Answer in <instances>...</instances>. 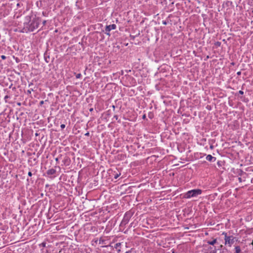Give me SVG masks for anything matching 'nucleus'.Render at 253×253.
<instances>
[{
  "instance_id": "19",
  "label": "nucleus",
  "mask_w": 253,
  "mask_h": 253,
  "mask_svg": "<svg viewBox=\"0 0 253 253\" xmlns=\"http://www.w3.org/2000/svg\"><path fill=\"white\" fill-rule=\"evenodd\" d=\"M46 20H44V21H43V22H42V24H43V25H45V24H46Z\"/></svg>"
},
{
  "instance_id": "18",
  "label": "nucleus",
  "mask_w": 253,
  "mask_h": 253,
  "mask_svg": "<svg viewBox=\"0 0 253 253\" xmlns=\"http://www.w3.org/2000/svg\"><path fill=\"white\" fill-rule=\"evenodd\" d=\"M28 175L29 176H31L32 175V173L31 171H29L28 173Z\"/></svg>"
},
{
  "instance_id": "4",
  "label": "nucleus",
  "mask_w": 253,
  "mask_h": 253,
  "mask_svg": "<svg viewBox=\"0 0 253 253\" xmlns=\"http://www.w3.org/2000/svg\"><path fill=\"white\" fill-rule=\"evenodd\" d=\"M133 214V212L131 211H129L126 212L124 216L123 220H122L121 225L125 226L126 224H127Z\"/></svg>"
},
{
  "instance_id": "13",
  "label": "nucleus",
  "mask_w": 253,
  "mask_h": 253,
  "mask_svg": "<svg viewBox=\"0 0 253 253\" xmlns=\"http://www.w3.org/2000/svg\"><path fill=\"white\" fill-rule=\"evenodd\" d=\"M81 76H82V75L81 74H78L76 75V77L77 79H79L81 78Z\"/></svg>"
},
{
  "instance_id": "22",
  "label": "nucleus",
  "mask_w": 253,
  "mask_h": 253,
  "mask_svg": "<svg viewBox=\"0 0 253 253\" xmlns=\"http://www.w3.org/2000/svg\"><path fill=\"white\" fill-rule=\"evenodd\" d=\"M237 74L238 75H241V72H240V71H239V72H238L237 73Z\"/></svg>"
},
{
  "instance_id": "11",
  "label": "nucleus",
  "mask_w": 253,
  "mask_h": 253,
  "mask_svg": "<svg viewBox=\"0 0 253 253\" xmlns=\"http://www.w3.org/2000/svg\"><path fill=\"white\" fill-rule=\"evenodd\" d=\"M114 177L115 179H117L120 175H121V173H116V174H114Z\"/></svg>"
},
{
  "instance_id": "9",
  "label": "nucleus",
  "mask_w": 253,
  "mask_h": 253,
  "mask_svg": "<svg viewBox=\"0 0 253 253\" xmlns=\"http://www.w3.org/2000/svg\"><path fill=\"white\" fill-rule=\"evenodd\" d=\"M216 242H217V239H214L212 241H208L207 242V243L209 245H214Z\"/></svg>"
},
{
  "instance_id": "7",
  "label": "nucleus",
  "mask_w": 253,
  "mask_h": 253,
  "mask_svg": "<svg viewBox=\"0 0 253 253\" xmlns=\"http://www.w3.org/2000/svg\"><path fill=\"white\" fill-rule=\"evenodd\" d=\"M56 171L55 169H49L48 170H47V171H46V173L48 175H53L56 173Z\"/></svg>"
},
{
  "instance_id": "2",
  "label": "nucleus",
  "mask_w": 253,
  "mask_h": 253,
  "mask_svg": "<svg viewBox=\"0 0 253 253\" xmlns=\"http://www.w3.org/2000/svg\"><path fill=\"white\" fill-rule=\"evenodd\" d=\"M222 235L224 236V245L231 247L235 242L237 241L236 237L230 234V233L223 232Z\"/></svg>"
},
{
  "instance_id": "5",
  "label": "nucleus",
  "mask_w": 253,
  "mask_h": 253,
  "mask_svg": "<svg viewBox=\"0 0 253 253\" xmlns=\"http://www.w3.org/2000/svg\"><path fill=\"white\" fill-rule=\"evenodd\" d=\"M116 28V25L114 24L106 26L105 28V33L108 35H110V32L112 30H114Z\"/></svg>"
},
{
  "instance_id": "30",
  "label": "nucleus",
  "mask_w": 253,
  "mask_h": 253,
  "mask_svg": "<svg viewBox=\"0 0 253 253\" xmlns=\"http://www.w3.org/2000/svg\"><path fill=\"white\" fill-rule=\"evenodd\" d=\"M45 244L42 243V246H45Z\"/></svg>"
},
{
  "instance_id": "12",
  "label": "nucleus",
  "mask_w": 253,
  "mask_h": 253,
  "mask_svg": "<svg viewBox=\"0 0 253 253\" xmlns=\"http://www.w3.org/2000/svg\"><path fill=\"white\" fill-rule=\"evenodd\" d=\"M214 44L215 46L219 47L221 45V42H215Z\"/></svg>"
},
{
  "instance_id": "14",
  "label": "nucleus",
  "mask_w": 253,
  "mask_h": 253,
  "mask_svg": "<svg viewBox=\"0 0 253 253\" xmlns=\"http://www.w3.org/2000/svg\"><path fill=\"white\" fill-rule=\"evenodd\" d=\"M60 127L61 129H63L65 127V125L64 124H61Z\"/></svg>"
},
{
  "instance_id": "28",
  "label": "nucleus",
  "mask_w": 253,
  "mask_h": 253,
  "mask_svg": "<svg viewBox=\"0 0 253 253\" xmlns=\"http://www.w3.org/2000/svg\"><path fill=\"white\" fill-rule=\"evenodd\" d=\"M19 5H20L19 3H17V6H18V7L19 6Z\"/></svg>"
},
{
  "instance_id": "26",
  "label": "nucleus",
  "mask_w": 253,
  "mask_h": 253,
  "mask_svg": "<svg viewBox=\"0 0 253 253\" xmlns=\"http://www.w3.org/2000/svg\"><path fill=\"white\" fill-rule=\"evenodd\" d=\"M145 118H146V115H144L143 116L142 118L144 119Z\"/></svg>"
},
{
  "instance_id": "10",
  "label": "nucleus",
  "mask_w": 253,
  "mask_h": 253,
  "mask_svg": "<svg viewBox=\"0 0 253 253\" xmlns=\"http://www.w3.org/2000/svg\"><path fill=\"white\" fill-rule=\"evenodd\" d=\"M44 60L46 63H48L49 62V56H46L44 55Z\"/></svg>"
},
{
  "instance_id": "15",
  "label": "nucleus",
  "mask_w": 253,
  "mask_h": 253,
  "mask_svg": "<svg viewBox=\"0 0 253 253\" xmlns=\"http://www.w3.org/2000/svg\"><path fill=\"white\" fill-rule=\"evenodd\" d=\"M33 91V89H29L27 90V93L28 94H31V92Z\"/></svg>"
},
{
  "instance_id": "16",
  "label": "nucleus",
  "mask_w": 253,
  "mask_h": 253,
  "mask_svg": "<svg viewBox=\"0 0 253 253\" xmlns=\"http://www.w3.org/2000/svg\"><path fill=\"white\" fill-rule=\"evenodd\" d=\"M1 58L2 59L4 60L6 58V57L5 55H2Z\"/></svg>"
},
{
  "instance_id": "6",
  "label": "nucleus",
  "mask_w": 253,
  "mask_h": 253,
  "mask_svg": "<svg viewBox=\"0 0 253 253\" xmlns=\"http://www.w3.org/2000/svg\"><path fill=\"white\" fill-rule=\"evenodd\" d=\"M206 160L209 162H213L215 160L216 158L212 157L211 155H208L206 158Z\"/></svg>"
},
{
  "instance_id": "27",
  "label": "nucleus",
  "mask_w": 253,
  "mask_h": 253,
  "mask_svg": "<svg viewBox=\"0 0 253 253\" xmlns=\"http://www.w3.org/2000/svg\"><path fill=\"white\" fill-rule=\"evenodd\" d=\"M89 111H90V112L92 111H93V108H91V109H89Z\"/></svg>"
},
{
  "instance_id": "20",
  "label": "nucleus",
  "mask_w": 253,
  "mask_h": 253,
  "mask_svg": "<svg viewBox=\"0 0 253 253\" xmlns=\"http://www.w3.org/2000/svg\"><path fill=\"white\" fill-rule=\"evenodd\" d=\"M162 23L164 25H167V23L166 21H163Z\"/></svg>"
},
{
  "instance_id": "17",
  "label": "nucleus",
  "mask_w": 253,
  "mask_h": 253,
  "mask_svg": "<svg viewBox=\"0 0 253 253\" xmlns=\"http://www.w3.org/2000/svg\"><path fill=\"white\" fill-rule=\"evenodd\" d=\"M239 93L240 94L243 95L244 94V92L242 90H239Z\"/></svg>"
},
{
  "instance_id": "25",
  "label": "nucleus",
  "mask_w": 253,
  "mask_h": 253,
  "mask_svg": "<svg viewBox=\"0 0 253 253\" xmlns=\"http://www.w3.org/2000/svg\"><path fill=\"white\" fill-rule=\"evenodd\" d=\"M26 18L27 19V20H29L30 19V17L28 16H27Z\"/></svg>"
},
{
  "instance_id": "21",
  "label": "nucleus",
  "mask_w": 253,
  "mask_h": 253,
  "mask_svg": "<svg viewBox=\"0 0 253 253\" xmlns=\"http://www.w3.org/2000/svg\"><path fill=\"white\" fill-rule=\"evenodd\" d=\"M89 135V132H86L85 134V135L86 136H88Z\"/></svg>"
},
{
  "instance_id": "3",
  "label": "nucleus",
  "mask_w": 253,
  "mask_h": 253,
  "mask_svg": "<svg viewBox=\"0 0 253 253\" xmlns=\"http://www.w3.org/2000/svg\"><path fill=\"white\" fill-rule=\"evenodd\" d=\"M202 192V190L199 189L191 190L185 193L184 197L187 199H190L192 197H196L201 194Z\"/></svg>"
},
{
  "instance_id": "29",
  "label": "nucleus",
  "mask_w": 253,
  "mask_h": 253,
  "mask_svg": "<svg viewBox=\"0 0 253 253\" xmlns=\"http://www.w3.org/2000/svg\"><path fill=\"white\" fill-rule=\"evenodd\" d=\"M43 103V101H42L41 102V104H42Z\"/></svg>"
},
{
  "instance_id": "23",
  "label": "nucleus",
  "mask_w": 253,
  "mask_h": 253,
  "mask_svg": "<svg viewBox=\"0 0 253 253\" xmlns=\"http://www.w3.org/2000/svg\"><path fill=\"white\" fill-rule=\"evenodd\" d=\"M58 160H59L58 158H55V161H56V162H58Z\"/></svg>"
},
{
  "instance_id": "8",
  "label": "nucleus",
  "mask_w": 253,
  "mask_h": 253,
  "mask_svg": "<svg viewBox=\"0 0 253 253\" xmlns=\"http://www.w3.org/2000/svg\"><path fill=\"white\" fill-rule=\"evenodd\" d=\"M234 253H240L241 252V249L239 246H235L234 247Z\"/></svg>"
},
{
  "instance_id": "24",
  "label": "nucleus",
  "mask_w": 253,
  "mask_h": 253,
  "mask_svg": "<svg viewBox=\"0 0 253 253\" xmlns=\"http://www.w3.org/2000/svg\"><path fill=\"white\" fill-rule=\"evenodd\" d=\"M9 97L8 95H6L5 97H4V99H6V98H8Z\"/></svg>"
},
{
  "instance_id": "1",
  "label": "nucleus",
  "mask_w": 253,
  "mask_h": 253,
  "mask_svg": "<svg viewBox=\"0 0 253 253\" xmlns=\"http://www.w3.org/2000/svg\"><path fill=\"white\" fill-rule=\"evenodd\" d=\"M40 25V18L34 17L31 21L24 23L23 28L21 30L22 33H29L33 32L37 29Z\"/></svg>"
}]
</instances>
